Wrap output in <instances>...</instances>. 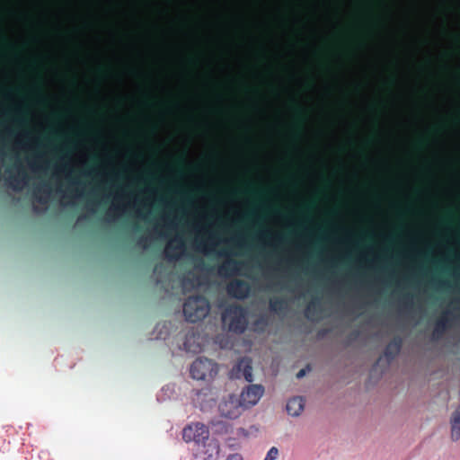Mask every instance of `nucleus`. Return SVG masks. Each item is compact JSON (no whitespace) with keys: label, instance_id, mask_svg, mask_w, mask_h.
Listing matches in <instances>:
<instances>
[{"label":"nucleus","instance_id":"obj_13","mask_svg":"<svg viewBox=\"0 0 460 460\" xmlns=\"http://www.w3.org/2000/svg\"><path fill=\"white\" fill-rule=\"evenodd\" d=\"M35 0H31V92H35Z\"/></svg>","mask_w":460,"mask_h":460},{"label":"nucleus","instance_id":"obj_35","mask_svg":"<svg viewBox=\"0 0 460 460\" xmlns=\"http://www.w3.org/2000/svg\"><path fill=\"white\" fill-rule=\"evenodd\" d=\"M28 21H29V12L27 10H25L24 12V26H25V39H24V43L25 45L27 44L28 40H29V32H28V29H27V26H28Z\"/></svg>","mask_w":460,"mask_h":460},{"label":"nucleus","instance_id":"obj_55","mask_svg":"<svg viewBox=\"0 0 460 460\" xmlns=\"http://www.w3.org/2000/svg\"><path fill=\"white\" fill-rule=\"evenodd\" d=\"M91 211H92L93 213H94V212H95V208H93L91 209Z\"/></svg>","mask_w":460,"mask_h":460},{"label":"nucleus","instance_id":"obj_32","mask_svg":"<svg viewBox=\"0 0 460 460\" xmlns=\"http://www.w3.org/2000/svg\"><path fill=\"white\" fill-rule=\"evenodd\" d=\"M136 214H137V217L143 219V220H147L151 215V209L150 208H148L147 212L144 213L142 211V209L140 208H137L136 210Z\"/></svg>","mask_w":460,"mask_h":460},{"label":"nucleus","instance_id":"obj_52","mask_svg":"<svg viewBox=\"0 0 460 460\" xmlns=\"http://www.w3.org/2000/svg\"><path fill=\"white\" fill-rule=\"evenodd\" d=\"M259 268L262 269L263 268V265L261 263H259L258 264Z\"/></svg>","mask_w":460,"mask_h":460},{"label":"nucleus","instance_id":"obj_26","mask_svg":"<svg viewBox=\"0 0 460 460\" xmlns=\"http://www.w3.org/2000/svg\"><path fill=\"white\" fill-rule=\"evenodd\" d=\"M321 300L319 297L312 299L305 309V316L311 321L315 320L320 314Z\"/></svg>","mask_w":460,"mask_h":460},{"label":"nucleus","instance_id":"obj_49","mask_svg":"<svg viewBox=\"0 0 460 460\" xmlns=\"http://www.w3.org/2000/svg\"><path fill=\"white\" fill-rule=\"evenodd\" d=\"M52 108H53L54 111H57V105L56 104H53Z\"/></svg>","mask_w":460,"mask_h":460},{"label":"nucleus","instance_id":"obj_45","mask_svg":"<svg viewBox=\"0 0 460 460\" xmlns=\"http://www.w3.org/2000/svg\"><path fill=\"white\" fill-rule=\"evenodd\" d=\"M111 196V192L108 194H105V195H103V199H110Z\"/></svg>","mask_w":460,"mask_h":460},{"label":"nucleus","instance_id":"obj_23","mask_svg":"<svg viewBox=\"0 0 460 460\" xmlns=\"http://www.w3.org/2000/svg\"><path fill=\"white\" fill-rule=\"evenodd\" d=\"M294 279L296 280V285L294 287L283 280H278L276 282L269 281L267 288L269 289L279 288L280 290H287L291 293H296L301 290V283L297 280V276H296Z\"/></svg>","mask_w":460,"mask_h":460},{"label":"nucleus","instance_id":"obj_38","mask_svg":"<svg viewBox=\"0 0 460 460\" xmlns=\"http://www.w3.org/2000/svg\"><path fill=\"white\" fill-rule=\"evenodd\" d=\"M255 324L261 325L263 328H265L268 325V321L265 317L262 316L256 321Z\"/></svg>","mask_w":460,"mask_h":460},{"label":"nucleus","instance_id":"obj_8","mask_svg":"<svg viewBox=\"0 0 460 460\" xmlns=\"http://www.w3.org/2000/svg\"><path fill=\"white\" fill-rule=\"evenodd\" d=\"M209 438V431L206 425L196 422L186 426L182 430V438L185 442H193L200 446Z\"/></svg>","mask_w":460,"mask_h":460},{"label":"nucleus","instance_id":"obj_25","mask_svg":"<svg viewBox=\"0 0 460 460\" xmlns=\"http://www.w3.org/2000/svg\"><path fill=\"white\" fill-rule=\"evenodd\" d=\"M288 302L283 297H273L270 299L269 309L273 314H284L288 310Z\"/></svg>","mask_w":460,"mask_h":460},{"label":"nucleus","instance_id":"obj_34","mask_svg":"<svg viewBox=\"0 0 460 460\" xmlns=\"http://www.w3.org/2000/svg\"><path fill=\"white\" fill-rule=\"evenodd\" d=\"M184 345V349L188 351H192V352H196L199 349V346H197L196 348H192L191 345H190V337H186V340L183 343Z\"/></svg>","mask_w":460,"mask_h":460},{"label":"nucleus","instance_id":"obj_28","mask_svg":"<svg viewBox=\"0 0 460 460\" xmlns=\"http://www.w3.org/2000/svg\"><path fill=\"white\" fill-rule=\"evenodd\" d=\"M213 428L215 429V432L217 433H227L229 429V424L226 421L218 420L214 421L212 423Z\"/></svg>","mask_w":460,"mask_h":460},{"label":"nucleus","instance_id":"obj_6","mask_svg":"<svg viewBox=\"0 0 460 460\" xmlns=\"http://www.w3.org/2000/svg\"><path fill=\"white\" fill-rule=\"evenodd\" d=\"M218 365L207 358H198L190 366V373L192 378L202 381H211L218 374Z\"/></svg>","mask_w":460,"mask_h":460},{"label":"nucleus","instance_id":"obj_48","mask_svg":"<svg viewBox=\"0 0 460 460\" xmlns=\"http://www.w3.org/2000/svg\"><path fill=\"white\" fill-rule=\"evenodd\" d=\"M52 98H53L54 102H56L58 101L57 96H52Z\"/></svg>","mask_w":460,"mask_h":460},{"label":"nucleus","instance_id":"obj_9","mask_svg":"<svg viewBox=\"0 0 460 460\" xmlns=\"http://www.w3.org/2000/svg\"><path fill=\"white\" fill-rule=\"evenodd\" d=\"M217 398V392L211 387L193 390L192 402L202 411L212 409L216 404Z\"/></svg>","mask_w":460,"mask_h":460},{"label":"nucleus","instance_id":"obj_27","mask_svg":"<svg viewBox=\"0 0 460 460\" xmlns=\"http://www.w3.org/2000/svg\"><path fill=\"white\" fill-rule=\"evenodd\" d=\"M162 219L167 230L175 232L179 230L180 222L177 216H173L172 217H171L169 215L165 214L162 217Z\"/></svg>","mask_w":460,"mask_h":460},{"label":"nucleus","instance_id":"obj_54","mask_svg":"<svg viewBox=\"0 0 460 460\" xmlns=\"http://www.w3.org/2000/svg\"><path fill=\"white\" fill-rule=\"evenodd\" d=\"M54 70H55V74H58V68H55Z\"/></svg>","mask_w":460,"mask_h":460},{"label":"nucleus","instance_id":"obj_50","mask_svg":"<svg viewBox=\"0 0 460 460\" xmlns=\"http://www.w3.org/2000/svg\"><path fill=\"white\" fill-rule=\"evenodd\" d=\"M84 194V190H82L80 192H79V197H81L82 195Z\"/></svg>","mask_w":460,"mask_h":460},{"label":"nucleus","instance_id":"obj_53","mask_svg":"<svg viewBox=\"0 0 460 460\" xmlns=\"http://www.w3.org/2000/svg\"><path fill=\"white\" fill-rule=\"evenodd\" d=\"M46 164H47L48 166H49L50 165V161H47Z\"/></svg>","mask_w":460,"mask_h":460},{"label":"nucleus","instance_id":"obj_42","mask_svg":"<svg viewBox=\"0 0 460 460\" xmlns=\"http://www.w3.org/2000/svg\"><path fill=\"white\" fill-rule=\"evenodd\" d=\"M305 373H306L305 369H301V370H299V371L297 372V374H296V377H297V378H302L303 376H305Z\"/></svg>","mask_w":460,"mask_h":460},{"label":"nucleus","instance_id":"obj_47","mask_svg":"<svg viewBox=\"0 0 460 460\" xmlns=\"http://www.w3.org/2000/svg\"><path fill=\"white\" fill-rule=\"evenodd\" d=\"M163 201H164L166 205L170 204V202H169L167 199H163Z\"/></svg>","mask_w":460,"mask_h":460},{"label":"nucleus","instance_id":"obj_56","mask_svg":"<svg viewBox=\"0 0 460 460\" xmlns=\"http://www.w3.org/2000/svg\"><path fill=\"white\" fill-rule=\"evenodd\" d=\"M391 273H392V275H394L395 271L393 270Z\"/></svg>","mask_w":460,"mask_h":460},{"label":"nucleus","instance_id":"obj_39","mask_svg":"<svg viewBox=\"0 0 460 460\" xmlns=\"http://www.w3.org/2000/svg\"><path fill=\"white\" fill-rule=\"evenodd\" d=\"M255 324L261 325L263 328H265L268 325V321L265 317L262 316L256 321Z\"/></svg>","mask_w":460,"mask_h":460},{"label":"nucleus","instance_id":"obj_46","mask_svg":"<svg viewBox=\"0 0 460 460\" xmlns=\"http://www.w3.org/2000/svg\"><path fill=\"white\" fill-rule=\"evenodd\" d=\"M87 162H88L87 158H86V157H84V160H83V162H82V164L84 165V164H87Z\"/></svg>","mask_w":460,"mask_h":460},{"label":"nucleus","instance_id":"obj_10","mask_svg":"<svg viewBox=\"0 0 460 460\" xmlns=\"http://www.w3.org/2000/svg\"><path fill=\"white\" fill-rule=\"evenodd\" d=\"M74 164L72 163L71 158L67 157V155H63L61 157V163L55 164V175L56 176H64V178L68 181L71 186L73 187H82L84 189V184L82 180L78 177H75L74 175Z\"/></svg>","mask_w":460,"mask_h":460},{"label":"nucleus","instance_id":"obj_24","mask_svg":"<svg viewBox=\"0 0 460 460\" xmlns=\"http://www.w3.org/2000/svg\"><path fill=\"white\" fill-rule=\"evenodd\" d=\"M451 438L457 441L460 438V405L452 413L450 418Z\"/></svg>","mask_w":460,"mask_h":460},{"label":"nucleus","instance_id":"obj_4","mask_svg":"<svg viewBox=\"0 0 460 460\" xmlns=\"http://www.w3.org/2000/svg\"><path fill=\"white\" fill-rule=\"evenodd\" d=\"M222 323L229 332L243 333L248 326V311L241 305H229L222 313Z\"/></svg>","mask_w":460,"mask_h":460},{"label":"nucleus","instance_id":"obj_44","mask_svg":"<svg viewBox=\"0 0 460 460\" xmlns=\"http://www.w3.org/2000/svg\"><path fill=\"white\" fill-rule=\"evenodd\" d=\"M238 435L247 436V431L243 428H240L237 430Z\"/></svg>","mask_w":460,"mask_h":460},{"label":"nucleus","instance_id":"obj_21","mask_svg":"<svg viewBox=\"0 0 460 460\" xmlns=\"http://www.w3.org/2000/svg\"><path fill=\"white\" fill-rule=\"evenodd\" d=\"M402 345V340L400 337H394L385 347L384 356L390 362L400 353Z\"/></svg>","mask_w":460,"mask_h":460},{"label":"nucleus","instance_id":"obj_2","mask_svg":"<svg viewBox=\"0 0 460 460\" xmlns=\"http://www.w3.org/2000/svg\"><path fill=\"white\" fill-rule=\"evenodd\" d=\"M193 229L196 234L193 240V248L206 256L236 255L235 252L228 248L218 249L219 245L223 243H234L239 249L251 248L246 236L243 234L225 238L213 229L212 225L205 226L200 222H196Z\"/></svg>","mask_w":460,"mask_h":460},{"label":"nucleus","instance_id":"obj_16","mask_svg":"<svg viewBox=\"0 0 460 460\" xmlns=\"http://www.w3.org/2000/svg\"><path fill=\"white\" fill-rule=\"evenodd\" d=\"M233 256H217L225 259L217 268V273L220 277L231 278L240 274L241 262L233 259Z\"/></svg>","mask_w":460,"mask_h":460},{"label":"nucleus","instance_id":"obj_17","mask_svg":"<svg viewBox=\"0 0 460 460\" xmlns=\"http://www.w3.org/2000/svg\"><path fill=\"white\" fill-rule=\"evenodd\" d=\"M220 447L217 440H206L197 448V456L202 460H217L219 455Z\"/></svg>","mask_w":460,"mask_h":460},{"label":"nucleus","instance_id":"obj_15","mask_svg":"<svg viewBox=\"0 0 460 460\" xmlns=\"http://www.w3.org/2000/svg\"><path fill=\"white\" fill-rule=\"evenodd\" d=\"M226 292L231 297L243 300L249 296L251 293V286L245 280L234 279L226 286Z\"/></svg>","mask_w":460,"mask_h":460},{"label":"nucleus","instance_id":"obj_33","mask_svg":"<svg viewBox=\"0 0 460 460\" xmlns=\"http://www.w3.org/2000/svg\"><path fill=\"white\" fill-rule=\"evenodd\" d=\"M93 172L102 173L103 175V177L105 178V180H107L108 174L106 172H101L100 170H97V169H87V170H84L83 172V174L84 176L90 177V176L93 175Z\"/></svg>","mask_w":460,"mask_h":460},{"label":"nucleus","instance_id":"obj_18","mask_svg":"<svg viewBox=\"0 0 460 460\" xmlns=\"http://www.w3.org/2000/svg\"><path fill=\"white\" fill-rule=\"evenodd\" d=\"M449 311L444 312L443 315L438 318L434 325L433 331H432V338L435 341H439L443 338L446 332L447 331L449 325H450V320H449Z\"/></svg>","mask_w":460,"mask_h":460},{"label":"nucleus","instance_id":"obj_31","mask_svg":"<svg viewBox=\"0 0 460 460\" xmlns=\"http://www.w3.org/2000/svg\"><path fill=\"white\" fill-rule=\"evenodd\" d=\"M433 283L438 289H444L451 287L450 282L446 279H433Z\"/></svg>","mask_w":460,"mask_h":460},{"label":"nucleus","instance_id":"obj_22","mask_svg":"<svg viewBox=\"0 0 460 460\" xmlns=\"http://www.w3.org/2000/svg\"><path fill=\"white\" fill-rule=\"evenodd\" d=\"M305 402L302 397H293L287 402V412L292 417H298L304 411Z\"/></svg>","mask_w":460,"mask_h":460},{"label":"nucleus","instance_id":"obj_1","mask_svg":"<svg viewBox=\"0 0 460 460\" xmlns=\"http://www.w3.org/2000/svg\"><path fill=\"white\" fill-rule=\"evenodd\" d=\"M22 148L24 163L20 154L11 150L4 133L0 129V186L6 192L19 194L29 188V102L28 93L24 96Z\"/></svg>","mask_w":460,"mask_h":460},{"label":"nucleus","instance_id":"obj_11","mask_svg":"<svg viewBox=\"0 0 460 460\" xmlns=\"http://www.w3.org/2000/svg\"><path fill=\"white\" fill-rule=\"evenodd\" d=\"M243 408L240 400L234 395H229L218 405L220 415L230 420L238 418L242 414Z\"/></svg>","mask_w":460,"mask_h":460},{"label":"nucleus","instance_id":"obj_51","mask_svg":"<svg viewBox=\"0 0 460 460\" xmlns=\"http://www.w3.org/2000/svg\"><path fill=\"white\" fill-rule=\"evenodd\" d=\"M92 193H93V194H95V193H96V190H95V189H93V190H92Z\"/></svg>","mask_w":460,"mask_h":460},{"label":"nucleus","instance_id":"obj_43","mask_svg":"<svg viewBox=\"0 0 460 460\" xmlns=\"http://www.w3.org/2000/svg\"><path fill=\"white\" fill-rule=\"evenodd\" d=\"M57 192L61 194V195H64L65 194V190L63 188V186L61 184H59L57 188Z\"/></svg>","mask_w":460,"mask_h":460},{"label":"nucleus","instance_id":"obj_36","mask_svg":"<svg viewBox=\"0 0 460 460\" xmlns=\"http://www.w3.org/2000/svg\"><path fill=\"white\" fill-rule=\"evenodd\" d=\"M148 243V237L146 235H142L137 240V244L143 248H146Z\"/></svg>","mask_w":460,"mask_h":460},{"label":"nucleus","instance_id":"obj_29","mask_svg":"<svg viewBox=\"0 0 460 460\" xmlns=\"http://www.w3.org/2000/svg\"><path fill=\"white\" fill-rule=\"evenodd\" d=\"M402 304L406 309H412L414 305V296L411 293H407L402 297Z\"/></svg>","mask_w":460,"mask_h":460},{"label":"nucleus","instance_id":"obj_20","mask_svg":"<svg viewBox=\"0 0 460 460\" xmlns=\"http://www.w3.org/2000/svg\"><path fill=\"white\" fill-rule=\"evenodd\" d=\"M137 202V198L136 196H133V200L128 201L127 203H112L110 210H109V216L111 212H114L115 215L112 217V220L119 219L121 216L125 215L128 208L131 207H135Z\"/></svg>","mask_w":460,"mask_h":460},{"label":"nucleus","instance_id":"obj_30","mask_svg":"<svg viewBox=\"0 0 460 460\" xmlns=\"http://www.w3.org/2000/svg\"><path fill=\"white\" fill-rule=\"evenodd\" d=\"M279 456V449L276 447H272L267 452V455L263 460H276Z\"/></svg>","mask_w":460,"mask_h":460},{"label":"nucleus","instance_id":"obj_40","mask_svg":"<svg viewBox=\"0 0 460 460\" xmlns=\"http://www.w3.org/2000/svg\"><path fill=\"white\" fill-rule=\"evenodd\" d=\"M226 460H243L240 454H231L227 456Z\"/></svg>","mask_w":460,"mask_h":460},{"label":"nucleus","instance_id":"obj_14","mask_svg":"<svg viewBox=\"0 0 460 460\" xmlns=\"http://www.w3.org/2000/svg\"><path fill=\"white\" fill-rule=\"evenodd\" d=\"M264 394V387L261 385H250L240 395V402L243 408L255 405Z\"/></svg>","mask_w":460,"mask_h":460},{"label":"nucleus","instance_id":"obj_3","mask_svg":"<svg viewBox=\"0 0 460 460\" xmlns=\"http://www.w3.org/2000/svg\"><path fill=\"white\" fill-rule=\"evenodd\" d=\"M152 234L159 239H168L164 247V256L168 262H176L187 255L186 242L182 234L177 232L172 237L169 238L168 231L162 229L157 223L152 227Z\"/></svg>","mask_w":460,"mask_h":460},{"label":"nucleus","instance_id":"obj_7","mask_svg":"<svg viewBox=\"0 0 460 460\" xmlns=\"http://www.w3.org/2000/svg\"><path fill=\"white\" fill-rule=\"evenodd\" d=\"M176 277L171 266L164 262L156 264L154 268L153 278L156 285L165 293H169L174 288Z\"/></svg>","mask_w":460,"mask_h":460},{"label":"nucleus","instance_id":"obj_12","mask_svg":"<svg viewBox=\"0 0 460 460\" xmlns=\"http://www.w3.org/2000/svg\"><path fill=\"white\" fill-rule=\"evenodd\" d=\"M230 377L235 379L243 378L251 383L253 380L252 360L248 357L239 359L230 372Z\"/></svg>","mask_w":460,"mask_h":460},{"label":"nucleus","instance_id":"obj_19","mask_svg":"<svg viewBox=\"0 0 460 460\" xmlns=\"http://www.w3.org/2000/svg\"><path fill=\"white\" fill-rule=\"evenodd\" d=\"M259 240L264 246L277 247L279 243L284 242V236L279 234H273L269 230H264L260 234Z\"/></svg>","mask_w":460,"mask_h":460},{"label":"nucleus","instance_id":"obj_41","mask_svg":"<svg viewBox=\"0 0 460 460\" xmlns=\"http://www.w3.org/2000/svg\"><path fill=\"white\" fill-rule=\"evenodd\" d=\"M28 57H29V50H28V49H27V48H25V50H24L25 72L27 71V69H28V66H29V65L27 64V62H28V58H29Z\"/></svg>","mask_w":460,"mask_h":460},{"label":"nucleus","instance_id":"obj_5","mask_svg":"<svg viewBox=\"0 0 460 460\" xmlns=\"http://www.w3.org/2000/svg\"><path fill=\"white\" fill-rule=\"evenodd\" d=\"M210 305L202 296H192L183 304V314L187 321L196 323L204 319L209 313Z\"/></svg>","mask_w":460,"mask_h":460},{"label":"nucleus","instance_id":"obj_37","mask_svg":"<svg viewBox=\"0 0 460 460\" xmlns=\"http://www.w3.org/2000/svg\"><path fill=\"white\" fill-rule=\"evenodd\" d=\"M130 195L128 193H127L124 190H121L119 192H117L114 196L115 199H124L128 197H129Z\"/></svg>","mask_w":460,"mask_h":460}]
</instances>
